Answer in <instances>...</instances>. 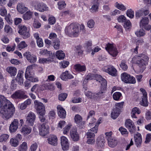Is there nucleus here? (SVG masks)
I'll return each mask as SVG.
<instances>
[{
  "label": "nucleus",
  "instance_id": "nucleus-1",
  "mask_svg": "<svg viewBox=\"0 0 151 151\" xmlns=\"http://www.w3.org/2000/svg\"><path fill=\"white\" fill-rule=\"evenodd\" d=\"M0 113L3 115V117L8 119L11 117L15 112L13 105L4 96L0 95Z\"/></svg>",
  "mask_w": 151,
  "mask_h": 151
},
{
  "label": "nucleus",
  "instance_id": "nucleus-2",
  "mask_svg": "<svg viewBox=\"0 0 151 151\" xmlns=\"http://www.w3.org/2000/svg\"><path fill=\"white\" fill-rule=\"evenodd\" d=\"M72 23L70 25L66 26L65 29V32L66 34L69 36L73 35L74 37H77L79 34L81 30H82L83 33L85 32V27L83 24L80 25Z\"/></svg>",
  "mask_w": 151,
  "mask_h": 151
},
{
  "label": "nucleus",
  "instance_id": "nucleus-3",
  "mask_svg": "<svg viewBox=\"0 0 151 151\" xmlns=\"http://www.w3.org/2000/svg\"><path fill=\"white\" fill-rule=\"evenodd\" d=\"M96 81L101 83V86L99 92L94 93V97L103 98L104 97L106 91L107 82L100 75H96Z\"/></svg>",
  "mask_w": 151,
  "mask_h": 151
},
{
  "label": "nucleus",
  "instance_id": "nucleus-4",
  "mask_svg": "<svg viewBox=\"0 0 151 151\" xmlns=\"http://www.w3.org/2000/svg\"><path fill=\"white\" fill-rule=\"evenodd\" d=\"M92 122L89 123V126L91 128L94 125V127L88 130L87 133V135L88 138H94L95 136V134L97 132L99 125L101 123L100 122H98L97 123L95 124L96 120L94 118H92Z\"/></svg>",
  "mask_w": 151,
  "mask_h": 151
},
{
  "label": "nucleus",
  "instance_id": "nucleus-5",
  "mask_svg": "<svg viewBox=\"0 0 151 151\" xmlns=\"http://www.w3.org/2000/svg\"><path fill=\"white\" fill-rule=\"evenodd\" d=\"M35 65L33 64L28 66L26 68L25 73V77L28 80L32 82L38 81V78H34L32 77L34 73L32 72V69Z\"/></svg>",
  "mask_w": 151,
  "mask_h": 151
},
{
  "label": "nucleus",
  "instance_id": "nucleus-6",
  "mask_svg": "<svg viewBox=\"0 0 151 151\" xmlns=\"http://www.w3.org/2000/svg\"><path fill=\"white\" fill-rule=\"evenodd\" d=\"M135 58L137 59V63L138 64L139 66L142 69H144L145 66L149 60V58L147 55H143L142 57L136 56Z\"/></svg>",
  "mask_w": 151,
  "mask_h": 151
},
{
  "label": "nucleus",
  "instance_id": "nucleus-7",
  "mask_svg": "<svg viewBox=\"0 0 151 151\" xmlns=\"http://www.w3.org/2000/svg\"><path fill=\"white\" fill-rule=\"evenodd\" d=\"M121 78L122 81L126 83L134 84L136 83L135 78L125 72L121 74Z\"/></svg>",
  "mask_w": 151,
  "mask_h": 151
},
{
  "label": "nucleus",
  "instance_id": "nucleus-8",
  "mask_svg": "<svg viewBox=\"0 0 151 151\" xmlns=\"http://www.w3.org/2000/svg\"><path fill=\"white\" fill-rule=\"evenodd\" d=\"M149 20L147 17H142L139 22L140 27L147 30H149L151 28V25L149 24Z\"/></svg>",
  "mask_w": 151,
  "mask_h": 151
},
{
  "label": "nucleus",
  "instance_id": "nucleus-9",
  "mask_svg": "<svg viewBox=\"0 0 151 151\" xmlns=\"http://www.w3.org/2000/svg\"><path fill=\"white\" fill-rule=\"evenodd\" d=\"M149 13V11L148 8L145 7L137 10L135 12V16L136 19H139L140 17L145 16Z\"/></svg>",
  "mask_w": 151,
  "mask_h": 151
},
{
  "label": "nucleus",
  "instance_id": "nucleus-10",
  "mask_svg": "<svg viewBox=\"0 0 151 151\" xmlns=\"http://www.w3.org/2000/svg\"><path fill=\"white\" fill-rule=\"evenodd\" d=\"M102 70L112 76H116L117 75V70L113 65H109L102 68Z\"/></svg>",
  "mask_w": 151,
  "mask_h": 151
},
{
  "label": "nucleus",
  "instance_id": "nucleus-11",
  "mask_svg": "<svg viewBox=\"0 0 151 151\" xmlns=\"http://www.w3.org/2000/svg\"><path fill=\"white\" fill-rule=\"evenodd\" d=\"M19 33L21 35H23L24 38H26L30 36V33L27 30L26 26L22 24L18 26Z\"/></svg>",
  "mask_w": 151,
  "mask_h": 151
},
{
  "label": "nucleus",
  "instance_id": "nucleus-12",
  "mask_svg": "<svg viewBox=\"0 0 151 151\" xmlns=\"http://www.w3.org/2000/svg\"><path fill=\"white\" fill-rule=\"evenodd\" d=\"M34 104L38 113L42 114H44V112H45V106L42 103L37 100H35Z\"/></svg>",
  "mask_w": 151,
  "mask_h": 151
},
{
  "label": "nucleus",
  "instance_id": "nucleus-13",
  "mask_svg": "<svg viewBox=\"0 0 151 151\" xmlns=\"http://www.w3.org/2000/svg\"><path fill=\"white\" fill-rule=\"evenodd\" d=\"M106 50L109 54L113 57L116 56L118 54L116 48L112 44L108 43L105 47Z\"/></svg>",
  "mask_w": 151,
  "mask_h": 151
},
{
  "label": "nucleus",
  "instance_id": "nucleus-14",
  "mask_svg": "<svg viewBox=\"0 0 151 151\" xmlns=\"http://www.w3.org/2000/svg\"><path fill=\"white\" fill-rule=\"evenodd\" d=\"M33 6L35 9L41 12H43L47 11L48 8L46 5L43 3H39L37 2H34Z\"/></svg>",
  "mask_w": 151,
  "mask_h": 151
},
{
  "label": "nucleus",
  "instance_id": "nucleus-15",
  "mask_svg": "<svg viewBox=\"0 0 151 151\" xmlns=\"http://www.w3.org/2000/svg\"><path fill=\"white\" fill-rule=\"evenodd\" d=\"M40 134L41 135L45 136L49 133V127L46 123H43L39 128Z\"/></svg>",
  "mask_w": 151,
  "mask_h": 151
},
{
  "label": "nucleus",
  "instance_id": "nucleus-16",
  "mask_svg": "<svg viewBox=\"0 0 151 151\" xmlns=\"http://www.w3.org/2000/svg\"><path fill=\"white\" fill-rule=\"evenodd\" d=\"M11 97L13 99H26L28 97L25 94L24 91L21 90L16 91L12 95Z\"/></svg>",
  "mask_w": 151,
  "mask_h": 151
},
{
  "label": "nucleus",
  "instance_id": "nucleus-17",
  "mask_svg": "<svg viewBox=\"0 0 151 151\" xmlns=\"http://www.w3.org/2000/svg\"><path fill=\"white\" fill-rule=\"evenodd\" d=\"M74 119L75 122L77 124V126L80 129L84 127L85 122L84 121H82V118L80 115L78 114L76 115Z\"/></svg>",
  "mask_w": 151,
  "mask_h": 151
},
{
  "label": "nucleus",
  "instance_id": "nucleus-18",
  "mask_svg": "<svg viewBox=\"0 0 151 151\" xmlns=\"http://www.w3.org/2000/svg\"><path fill=\"white\" fill-rule=\"evenodd\" d=\"M61 144L63 150L66 151L68 150L69 143L67 138L64 136L61 137Z\"/></svg>",
  "mask_w": 151,
  "mask_h": 151
},
{
  "label": "nucleus",
  "instance_id": "nucleus-19",
  "mask_svg": "<svg viewBox=\"0 0 151 151\" xmlns=\"http://www.w3.org/2000/svg\"><path fill=\"white\" fill-rule=\"evenodd\" d=\"M140 90L142 91L143 94V96H142V100L140 102L141 105L144 106H147L148 105V102L147 101V92L144 89L141 88Z\"/></svg>",
  "mask_w": 151,
  "mask_h": 151
},
{
  "label": "nucleus",
  "instance_id": "nucleus-20",
  "mask_svg": "<svg viewBox=\"0 0 151 151\" xmlns=\"http://www.w3.org/2000/svg\"><path fill=\"white\" fill-rule=\"evenodd\" d=\"M126 127L131 132H133L135 130V127L133 122L130 119H128L125 122Z\"/></svg>",
  "mask_w": 151,
  "mask_h": 151
},
{
  "label": "nucleus",
  "instance_id": "nucleus-21",
  "mask_svg": "<svg viewBox=\"0 0 151 151\" xmlns=\"http://www.w3.org/2000/svg\"><path fill=\"white\" fill-rule=\"evenodd\" d=\"M24 56L31 63H35L36 61V56L34 55H31V53L29 52H25L24 54Z\"/></svg>",
  "mask_w": 151,
  "mask_h": 151
},
{
  "label": "nucleus",
  "instance_id": "nucleus-22",
  "mask_svg": "<svg viewBox=\"0 0 151 151\" xmlns=\"http://www.w3.org/2000/svg\"><path fill=\"white\" fill-rule=\"evenodd\" d=\"M36 118V115L33 112L30 111L28 114L26 119L27 122L31 126H32Z\"/></svg>",
  "mask_w": 151,
  "mask_h": 151
},
{
  "label": "nucleus",
  "instance_id": "nucleus-23",
  "mask_svg": "<svg viewBox=\"0 0 151 151\" xmlns=\"http://www.w3.org/2000/svg\"><path fill=\"white\" fill-rule=\"evenodd\" d=\"M18 120L14 119L10 125L9 129L10 132L13 133L16 131L18 128Z\"/></svg>",
  "mask_w": 151,
  "mask_h": 151
},
{
  "label": "nucleus",
  "instance_id": "nucleus-24",
  "mask_svg": "<svg viewBox=\"0 0 151 151\" xmlns=\"http://www.w3.org/2000/svg\"><path fill=\"white\" fill-rule=\"evenodd\" d=\"M47 142L48 144L54 146H56L58 144V138L57 136L54 135H52L48 138Z\"/></svg>",
  "mask_w": 151,
  "mask_h": 151
},
{
  "label": "nucleus",
  "instance_id": "nucleus-25",
  "mask_svg": "<svg viewBox=\"0 0 151 151\" xmlns=\"http://www.w3.org/2000/svg\"><path fill=\"white\" fill-rule=\"evenodd\" d=\"M135 145L138 147H140L142 142V139L141 134L138 132L136 133L134 135Z\"/></svg>",
  "mask_w": 151,
  "mask_h": 151
},
{
  "label": "nucleus",
  "instance_id": "nucleus-26",
  "mask_svg": "<svg viewBox=\"0 0 151 151\" xmlns=\"http://www.w3.org/2000/svg\"><path fill=\"white\" fill-rule=\"evenodd\" d=\"M70 134L71 137L73 141H77L79 140V135L76 129H71L70 132Z\"/></svg>",
  "mask_w": 151,
  "mask_h": 151
},
{
  "label": "nucleus",
  "instance_id": "nucleus-27",
  "mask_svg": "<svg viewBox=\"0 0 151 151\" xmlns=\"http://www.w3.org/2000/svg\"><path fill=\"white\" fill-rule=\"evenodd\" d=\"M61 79L64 81H67L68 79H71L73 78V76L68 71L63 72L60 76Z\"/></svg>",
  "mask_w": 151,
  "mask_h": 151
},
{
  "label": "nucleus",
  "instance_id": "nucleus-28",
  "mask_svg": "<svg viewBox=\"0 0 151 151\" xmlns=\"http://www.w3.org/2000/svg\"><path fill=\"white\" fill-rule=\"evenodd\" d=\"M58 113L59 116L62 118H64L66 116L65 111L60 105L57 106Z\"/></svg>",
  "mask_w": 151,
  "mask_h": 151
},
{
  "label": "nucleus",
  "instance_id": "nucleus-29",
  "mask_svg": "<svg viewBox=\"0 0 151 151\" xmlns=\"http://www.w3.org/2000/svg\"><path fill=\"white\" fill-rule=\"evenodd\" d=\"M17 9L19 12L23 14L27 11L28 9L22 3H18L17 5Z\"/></svg>",
  "mask_w": 151,
  "mask_h": 151
},
{
  "label": "nucleus",
  "instance_id": "nucleus-30",
  "mask_svg": "<svg viewBox=\"0 0 151 151\" xmlns=\"http://www.w3.org/2000/svg\"><path fill=\"white\" fill-rule=\"evenodd\" d=\"M6 71L10 74L11 76H14L16 75L17 70V68L12 66L8 67L6 69Z\"/></svg>",
  "mask_w": 151,
  "mask_h": 151
},
{
  "label": "nucleus",
  "instance_id": "nucleus-31",
  "mask_svg": "<svg viewBox=\"0 0 151 151\" xmlns=\"http://www.w3.org/2000/svg\"><path fill=\"white\" fill-rule=\"evenodd\" d=\"M23 72L22 71L19 70L17 74L15 79V81L18 82L20 85H22L23 82Z\"/></svg>",
  "mask_w": 151,
  "mask_h": 151
},
{
  "label": "nucleus",
  "instance_id": "nucleus-32",
  "mask_svg": "<svg viewBox=\"0 0 151 151\" xmlns=\"http://www.w3.org/2000/svg\"><path fill=\"white\" fill-rule=\"evenodd\" d=\"M107 140L108 145L111 147H115L117 144V141L115 138H109Z\"/></svg>",
  "mask_w": 151,
  "mask_h": 151
},
{
  "label": "nucleus",
  "instance_id": "nucleus-33",
  "mask_svg": "<svg viewBox=\"0 0 151 151\" xmlns=\"http://www.w3.org/2000/svg\"><path fill=\"white\" fill-rule=\"evenodd\" d=\"M74 69L77 72H81L85 71L86 70L85 65H81L80 64H77L74 66Z\"/></svg>",
  "mask_w": 151,
  "mask_h": 151
},
{
  "label": "nucleus",
  "instance_id": "nucleus-34",
  "mask_svg": "<svg viewBox=\"0 0 151 151\" xmlns=\"http://www.w3.org/2000/svg\"><path fill=\"white\" fill-rule=\"evenodd\" d=\"M105 139L104 137L102 135L99 136L96 140V144L98 146L103 147L104 145Z\"/></svg>",
  "mask_w": 151,
  "mask_h": 151
},
{
  "label": "nucleus",
  "instance_id": "nucleus-35",
  "mask_svg": "<svg viewBox=\"0 0 151 151\" xmlns=\"http://www.w3.org/2000/svg\"><path fill=\"white\" fill-rule=\"evenodd\" d=\"M31 131V128L26 125L23 127L21 129V132L24 135H27L29 134Z\"/></svg>",
  "mask_w": 151,
  "mask_h": 151
},
{
  "label": "nucleus",
  "instance_id": "nucleus-36",
  "mask_svg": "<svg viewBox=\"0 0 151 151\" xmlns=\"http://www.w3.org/2000/svg\"><path fill=\"white\" fill-rule=\"evenodd\" d=\"M141 113V111L137 107H135L133 108L131 112L132 117L134 118H137V117L135 115V114H139Z\"/></svg>",
  "mask_w": 151,
  "mask_h": 151
},
{
  "label": "nucleus",
  "instance_id": "nucleus-37",
  "mask_svg": "<svg viewBox=\"0 0 151 151\" xmlns=\"http://www.w3.org/2000/svg\"><path fill=\"white\" fill-rule=\"evenodd\" d=\"M32 12L30 11L27 12L23 14L22 17L24 20H29L32 17Z\"/></svg>",
  "mask_w": 151,
  "mask_h": 151
},
{
  "label": "nucleus",
  "instance_id": "nucleus-38",
  "mask_svg": "<svg viewBox=\"0 0 151 151\" xmlns=\"http://www.w3.org/2000/svg\"><path fill=\"white\" fill-rule=\"evenodd\" d=\"M143 28H142L138 30L135 32V34L138 37H143L145 35V31Z\"/></svg>",
  "mask_w": 151,
  "mask_h": 151
},
{
  "label": "nucleus",
  "instance_id": "nucleus-39",
  "mask_svg": "<svg viewBox=\"0 0 151 151\" xmlns=\"http://www.w3.org/2000/svg\"><path fill=\"white\" fill-rule=\"evenodd\" d=\"M27 144L26 142H23L18 147V150L19 151H27Z\"/></svg>",
  "mask_w": 151,
  "mask_h": 151
},
{
  "label": "nucleus",
  "instance_id": "nucleus-40",
  "mask_svg": "<svg viewBox=\"0 0 151 151\" xmlns=\"http://www.w3.org/2000/svg\"><path fill=\"white\" fill-rule=\"evenodd\" d=\"M56 57L59 60H62L64 58L65 55L62 51L58 50L56 52Z\"/></svg>",
  "mask_w": 151,
  "mask_h": 151
},
{
  "label": "nucleus",
  "instance_id": "nucleus-41",
  "mask_svg": "<svg viewBox=\"0 0 151 151\" xmlns=\"http://www.w3.org/2000/svg\"><path fill=\"white\" fill-rule=\"evenodd\" d=\"M120 112L119 110H116L114 108L111 114V118L114 119H116L119 116Z\"/></svg>",
  "mask_w": 151,
  "mask_h": 151
},
{
  "label": "nucleus",
  "instance_id": "nucleus-42",
  "mask_svg": "<svg viewBox=\"0 0 151 151\" xmlns=\"http://www.w3.org/2000/svg\"><path fill=\"white\" fill-rule=\"evenodd\" d=\"M42 87L44 88V89L52 90L54 89V85L50 83H45L43 84Z\"/></svg>",
  "mask_w": 151,
  "mask_h": 151
},
{
  "label": "nucleus",
  "instance_id": "nucleus-43",
  "mask_svg": "<svg viewBox=\"0 0 151 151\" xmlns=\"http://www.w3.org/2000/svg\"><path fill=\"white\" fill-rule=\"evenodd\" d=\"M10 142L11 145L14 147L17 146L19 144V140L15 138H11Z\"/></svg>",
  "mask_w": 151,
  "mask_h": 151
},
{
  "label": "nucleus",
  "instance_id": "nucleus-44",
  "mask_svg": "<svg viewBox=\"0 0 151 151\" xmlns=\"http://www.w3.org/2000/svg\"><path fill=\"white\" fill-rule=\"evenodd\" d=\"M122 96V94L120 92H116L114 93L112 96L114 100L118 101L119 100Z\"/></svg>",
  "mask_w": 151,
  "mask_h": 151
},
{
  "label": "nucleus",
  "instance_id": "nucleus-45",
  "mask_svg": "<svg viewBox=\"0 0 151 151\" xmlns=\"http://www.w3.org/2000/svg\"><path fill=\"white\" fill-rule=\"evenodd\" d=\"M115 7L119 10L124 11L126 9V7L123 4H120L117 2L115 3Z\"/></svg>",
  "mask_w": 151,
  "mask_h": 151
},
{
  "label": "nucleus",
  "instance_id": "nucleus-46",
  "mask_svg": "<svg viewBox=\"0 0 151 151\" xmlns=\"http://www.w3.org/2000/svg\"><path fill=\"white\" fill-rule=\"evenodd\" d=\"M9 137V135L7 134H4L0 136V142H6Z\"/></svg>",
  "mask_w": 151,
  "mask_h": 151
},
{
  "label": "nucleus",
  "instance_id": "nucleus-47",
  "mask_svg": "<svg viewBox=\"0 0 151 151\" xmlns=\"http://www.w3.org/2000/svg\"><path fill=\"white\" fill-rule=\"evenodd\" d=\"M124 102V101L121 102L116 103L115 104V109L116 110H119L120 111V109L123 108Z\"/></svg>",
  "mask_w": 151,
  "mask_h": 151
},
{
  "label": "nucleus",
  "instance_id": "nucleus-48",
  "mask_svg": "<svg viewBox=\"0 0 151 151\" xmlns=\"http://www.w3.org/2000/svg\"><path fill=\"white\" fill-rule=\"evenodd\" d=\"M119 130L121 132L122 135L126 136H128V132L125 128H123L122 127H121L119 128Z\"/></svg>",
  "mask_w": 151,
  "mask_h": 151
},
{
  "label": "nucleus",
  "instance_id": "nucleus-49",
  "mask_svg": "<svg viewBox=\"0 0 151 151\" xmlns=\"http://www.w3.org/2000/svg\"><path fill=\"white\" fill-rule=\"evenodd\" d=\"M126 62L124 60H122L119 65L121 68L124 71L127 70L128 69V66L126 64Z\"/></svg>",
  "mask_w": 151,
  "mask_h": 151
},
{
  "label": "nucleus",
  "instance_id": "nucleus-50",
  "mask_svg": "<svg viewBox=\"0 0 151 151\" xmlns=\"http://www.w3.org/2000/svg\"><path fill=\"white\" fill-rule=\"evenodd\" d=\"M126 14L127 16L130 18L132 19L134 17V11L131 9L127 10Z\"/></svg>",
  "mask_w": 151,
  "mask_h": 151
},
{
  "label": "nucleus",
  "instance_id": "nucleus-51",
  "mask_svg": "<svg viewBox=\"0 0 151 151\" xmlns=\"http://www.w3.org/2000/svg\"><path fill=\"white\" fill-rule=\"evenodd\" d=\"M53 46L55 50H58L60 48V41L58 39H56L53 42Z\"/></svg>",
  "mask_w": 151,
  "mask_h": 151
},
{
  "label": "nucleus",
  "instance_id": "nucleus-52",
  "mask_svg": "<svg viewBox=\"0 0 151 151\" xmlns=\"http://www.w3.org/2000/svg\"><path fill=\"white\" fill-rule=\"evenodd\" d=\"M124 26L126 30H128L131 27V24L129 20L126 21L124 23Z\"/></svg>",
  "mask_w": 151,
  "mask_h": 151
},
{
  "label": "nucleus",
  "instance_id": "nucleus-53",
  "mask_svg": "<svg viewBox=\"0 0 151 151\" xmlns=\"http://www.w3.org/2000/svg\"><path fill=\"white\" fill-rule=\"evenodd\" d=\"M40 54L42 55H45L46 56L49 55L50 52L48 51L46 49H41L39 52Z\"/></svg>",
  "mask_w": 151,
  "mask_h": 151
},
{
  "label": "nucleus",
  "instance_id": "nucleus-54",
  "mask_svg": "<svg viewBox=\"0 0 151 151\" xmlns=\"http://www.w3.org/2000/svg\"><path fill=\"white\" fill-rule=\"evenodd\" d=\"M93 4V5L90 9L91 11L92 12H95L98 11L99 5L96 4Z\"/></svg>",
  "mask_w": 151,
  "mask_h": 151
},
{
  "label": "nucleus",
  "instance_id": "nucleus-55",
  "mask_svg": "<svg viewBox=\"0 0 151 151\" xmlns=\"http://www.w3.org/2000/svg\"><path fill=\"white\" fill-rule=\"evenodd\" d=\"M27 46V44H26L25 42L22 41L18 45V47L19 50H21L26 47Z\"/></svg>",
  "mask_w": 151,
  "mask_h": 151
},
{
  "label": "nucleus",
  "instance_id": "nucleus-56",
  "mask_svg": "<svg viewBox=\"0 0 151 151\" xmlns=\"http://www.w3.org/2000/svg\"><path fill=\"white\" fill-rule=\"evenodd\" d=\"M58 4V8L60 10L62 9H63L64 8L66 5L65 2L64 1H59Z\"/></svg>",
  "mask_w": 151,
  "mask_h": 151
},
{
  "label": "nucleus",
  "instance_id": "nucleus-57",
  "mask_svg": "<svg viewBox=\"0 0 151 151\" xmlns=\"http://www.w3.org/2000/svg\"><path fill=\"white\" fill-rule=\"evenodd\" d=\"M7 14L6 8L3 6L0 9V14L2 16L5 17L7 15Z\"/></svg>",
  "mask_w": 151,
  "mask_h": 151
},
{
  "label": "nucleus",
  "instance_id": "nucleus-58",
  "mask_svg": "<svg viewBox=\"0 0 151 151\" xmlns=\"http://www.w3.org/2000/svg\"><path fill=\"white\" fill-rule=\"evenodd\" d=\"M4 29L5 32L8 34H10L12 32V29L9 25H6L5 26Z\"/></svg>",
  "mask_w": 151,
  "mask_h": 151
},
{
  "label": "nucleus",
  "instance_id": "nucleus-59",
  "mask_svg": "<svg viewBox=\"0 0 151 151\" xmlns=\"http://www.w3.org/2000/svg\"><path fill=\"white\" fill-rule=\"evenodd\" d=\"M67 94L65 93H61L58 96L59 99L61 101H64L66 98Z\"/></svg>",
  "mask_w": 151,
  "mask_h": 151
},
{
  "label": "nucleus",
  "instance_id": "nucleus-60",
  "mask_svg": "<svg viewBox=\"0 0 151 151\" xmlns=\"http://www.w3.org/2000/svg\"><path fill=\"white\" fill-rule=\"evenodd\" d=\"M60 64L61 68H65L69 65V62L68 61L63 60L60 62Z\"/></svg>",
  "mask_w": 151,
  "mask_h": 151
},
{
  "label": "nucleus",
  "instance_id": "nucleus-61",
  "mask_svg": "<svg viewBox=\"0 0 151 151\" xmlns=\"http://www.w3.org/2000/svg\"><path fill=\"white\" fill-rule=\"evenodd\" d=\"M118 21L119 22L124 23L127 20L126 17L123 15L120 16L117 18Z\"/></svg>",
  "mask_w": 151,
  "mask_h": 151
},
{
  "label": "nucleus",
  "instance_id": "nucleus-62",
  "mask_svg": "<svg viewBox=\"0 0 151 151\" xmlns=\"http://www.w3.org/2000/svg\"><path fill=\"white\" fill-rule=\"evenodd\" d=\"M5 17V19L6 20L9 24H10L12 23L13 21L11 19V15L9 14H8Z\"/></svg>",
  "mask_w": 151,
  "mask_h": 151
},
{
  "label": "nucleus",
  "instance_id": "nucleus-63",
  "mask_svg": "<svg viewBox=\"0 0 151 151\" xmlns=\"http://www.w3.org/2000/svg\"><path fill=\"white\" fill-rule=\"evenodd\" d=\"M15 80H12L11 82L10 88L12 90H15L17 88V84Z\"/></svg>",
  "mask_w": 151,
  "mask_h": 151
},
{
  "label": "nucleus",
  "instance_id": "nucleus-64",
  "mask_svg": "<svg viewBox=\"0 0 151 151\" xmlns=\"http://www.w3.org/2000/svg\"><path fill=\"white\" fill-rule=\"evenodd\" d=\"M38 147V145L36 143L32 144L30 147L31 151H35Z\"/></svg>",
  "mask_w": 151,
  "mask_h": 151
}]
</instances>
